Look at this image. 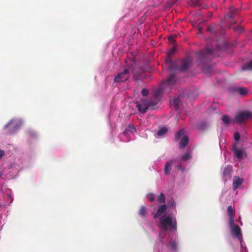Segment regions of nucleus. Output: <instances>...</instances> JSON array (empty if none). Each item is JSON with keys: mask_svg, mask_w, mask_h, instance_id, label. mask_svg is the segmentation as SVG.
Returning a JSON list of instances; mask_svg holds the SVG:
<instances>
[{"mask_svg": "<svg viewBox=\"0 0 252 252\" xmlns=\"http://www.w3.org/2000/svg\"><path fill=\"white\" fill-rule=\"evenodd\" d=\"M176 81L174 73H171L167 80L163 81L160 87L154 93L152 97L148 98H141L135 102L138 111L141 113H145L147 110H154L157 108V105L160 100L164 92L168 93Z\"/></svg>", "mask_w": 252, "mask_h": 252, "instance_id": "obj_1", "label": "nucleus"}, {"mask_svg": "<svg viewBox=\"0 0 252 252\" xmlns=\"http://www.w3.org/2000/svg\"><path fill=\"white\" fill-rule=\"evenodd\" d=\"M213 53V49L206 48L205 51H198L195 53L198 59V65L202 68L204 73H209L212 71L209 63L211 61Z\"/></svg>", "mask_w": 252, "mask_h": 252, "instance_id": "obj_2", "label": "nucleus"}, {"mask_svg": "<svg viewBox=\"0 0 252 252\" xmlns=\"http://www.w3.org/2000/svg\"><path fill=\"white\" fill-rule=\"evenodd\" d=\"M159 222L160 228L164 231L166 230L168 227L173 229L176 228V219L173 220L170 217H161L159 219Z\"/></svg>", "mask_w": 252, "mask_h": 252, "instance_id": "obj_3", "label": "nucleus"}, {"mask_svg": "<svg viewBox=\"0 0 252 252\" xmlns=\"http://www.w3.org/2000/svg\"><path fill=\"white\" fill-rule=\"evenodd\" d=\"M250 118H252V112L247 111H242L236 115L234 119L232 121V123H236L239 124H241L245 122Z\"/></svg>", "mask_w": 252, "mask_h": 252, "instance_id": "obj_4", "label": "nucleus"}, {"mask_svg": "<svg viewBox=\"0 0 252 252\" xmlns=\"http://www.w3.org/2000/svg\"><path fill=\"white\" fill-rule=\"evenodd\" d=\"M192 60L189 57H187L180 61V64L177 67H175L174 69L179 70L180 71H185L188 70L191 64Z\"/></svg>", "mask_w": 252, "mask_h": 252, "instance_id": "obj_5", "label": "nucleus"}, {"mask_svg": "<svg viewBox=\"0 0 252 252\" xmlns=\"http://www.w3.org/2000/svg\"><path fill=\"white\" fill-rule=\"evenodd\" d=\"M129 77V70L128 67L125 68L124 70L119 73L115 77V83H120L126 81Z\"/></svg>", "mask_w": 252, "mask_h": 252, "instance_id": "obj_6", "label": "nucleus"}, {"mask_svg": "<svg viewBox=\"0 0 252 252\" xmlns=\"http://www.w3.org/2000/svg\"><path fill=\"white\" fill-rule=\"evenodd\" d=\"M229 225L231 234L241 240L242 238V235L241 229L239 225L235 224L234 220L233 221V223H232L231 221H229Z\"/></svg>", "mask_w": 252, "mask_h": 252, "instance_id": "obj_7", "label": "nucleus"}, {"mask_svg": "<svg viewBox=\"0 0 252 252\" xmlns=\"http://www.w3.org/2000/svg\"><path fill=\"white\" fill-rule=\"evenodd\" d=\"M232 171V166L231 165L227 166L223 172V178L224 181L230 179L231 177V172Z\"/></svg>", "mask_w": 252, "mask_h": 252, "instance_id": "obj_8", "label": "nucleus"}, {"mask_svg": "<svg viewBox=\"0 0 252 252\" xmlns=\"http://www.w3.org/2000/svg\"><path fill=\"white\" fill-rule=\"evenodd\" d=\"M9 127H11L13 129L12 130H9L8 131V132L9 133H11L14 131H16L17 129H18L20 127V126L18 124H15L14 121L12 120L6 125L5 126L4 128L6 129Z\"/></svg>", "mask_w": 252, "mask_h": 252, "instance_id": "obj_9", "label": "nucleus"}, {"mask_svg": "<svg viewBox=\"0 0 252 252\" xmlns=\"http://www.w3.org/2000/svg\"><path fill=\"white\" fill-rule=\"evenodd\" d=\"M129 70H131L133 73V79L135 81H137L139 79V76L140 74H141L143 72L142 70H140L139 71H136L135 67L133 66V64L128 66Z\"/></svg>", "mask_w": 252, "mask_h": 252, "instance_id": "obj_10", "label": "nucleus"}, {"mask_svg": "<svg viewBox=\"0 0 252 252\" xmlns=\"http://www.w3.org/2000/svg\"><path fill=\"white\" fill-rule=\"evenodd\" d=\"M166 208L167 206L165 204L159 206L157 212L154 215V218L157 219L159 217L166 211Z\"/></svg>", "mask_w": 252, "mask_h": 252, "instance_id": "obj_11", "label": "nucleus"}, {"mask_svg": "<svg viewBox=\"0 0 252 252\" xmlns=\"http://www.w3.org/2000/svg\"><path fill=\"white\" fill-rule=\"evenodd\" d=\"M227 212L229 217V221H231L232 223L233 221L234 220L235 211L231 205L228 206Z\"/></svg>", "mask_w": 252, "mask_h": 252, "instance_id": "obj_12", "label": "nucleus"}, {"mask_svg": "<svg viewBox=\"0 0 252 252\" xmlns=\"http://www.w3.org/2000/svg\"><path fill=\"white\" fill-rule=\"evenodd\" d=\"M176 160V159L171 160L166 163L164 170V172L165 175H168L170 174L172 163H173L174 161H175Z\"/></svg>", "mask_w": 252, "mask_h": 252, "instance_id": "obj_13", "label": "nucleus"}, {"mask_svg": "<svg viewBox=\"0 0 252 252\" xmlns=\"http://www.w3.org/2000/svg\"><path fill=\"white\" fill-rule=\"evenodd\" d=\"M189 141V137L187 136H184L179 143V148L181 149L184 148L188 145Z\"/></svg>", "mask_w": 252, "mask_h": 252, "instance_id": "obj_14", "label": "nucleus"}, {"mask_svg": "<svg viewBox=\"0 0 252 252\" xmlns=\"http://www.w3.org/2000/svg\"><path fill=\"white\" fill-rule=\"evenodd\" d=\"M234 156L236 157L238 159H241L243 158V151L236 147L233 149Z\"/></svg>", "mask_w": 252, "mask_h": 252, "instance_id": "obj_15", "label": "nucleus"}, {"mask_svg": "<svg viewBox=\"0 0 252 252\" xmlns=\"http://www.w3.org/2000/svg\"><path fill=\"white\" fill-rule=\"evenodd\" d=\"M242 180L239 177H235L233 181V188L234 189H237L238 187L242 185Z\"/></svg>", "mask_w": 252, "mask_h": 252, "instance_id": "obj_16", "label": "nucleus"}, {"mask_svg": "<svg viewBox=\"0 0 252 252\" xmlns=\"http://www.w3.org/2000/svg\"><path fill=\"white\" fill-rule=\"evenodd\" d=\"M234 91L239 93L241 95H244L247 94L248 89L244 87H236L234 88Z\"/></svg>", "mask_w": 252, "mask_h": 252, "instance_id": "obj_17", "label": "nucleus"}, {"mask_svg": "<svg viewBox=\"0 0 252 252\" xmlns=\"http://www.w3.org/2000/svg\"><path fill=\"white\" fill-rule=\"evenodd\" d=\"M221 120L222 123L226 126L229 125L231 122L232 123L233 121L230 119V117L227 115H223L221 118Z\"/></svg>", "mask_w": 252, "mask_h": 252, "instance_id": "obj_18", "label": "nucleus"}, {"mask_svg": "<svg viewBox=\"0 0 252 252\" xmlns=\"http://www.w3.org/2000/svg\"><path fill=\"white\" fill-rule=\"evenodd\" d=\"M191 152H190V151H188L185 155H184L181 157L182 160L185 161H187L190 159H191Z\"/></svg>", "mask_w": 252, "mask_h": 252, "instance_id": "obj_19", "label": "nucleus"}, {"mask_svg": "<svg viewBox=\"0 0 252 252\" xmlns=\"http://www.w3.org/2000/svg\"><path fill=\"white\" fill-rule=\"evenodd\" d=\"M167 247L173 251H176L177 249V245L176 243L173 240H171Z\"/></svg>", "mask_w": 252, "mask_h": 252, "instance_id": "obj_20", "label": "nucleus"}, {"mask_svg": "<svg viewBox=\"0 0 252 252\" xmlns=\"http://www.w3.org/2000/svg\"><path fill=\"white\" fill-rule=\"evenodd\" d=\"M242 69L243 70H252V60L249 63L242 66Z\"/></svg>", "mask_w": 252, "mask_h": 252, "instance_id": "obj_21", "label": "nucleus"}, {"mask_svg": "<svg viewBox=\"0 0 252 252\" xmlns=\"http://www.w3.org/2000/svg\"><path fill=\"white\" fill-rule=\"evenodd\" d=\"M167 132V129L165 127L160 128L158 131V136H162L166 134Z\"/></svg>", "mask_w": 252, "mask_h": 252, "instance_id": "obj_22", "label": "nucleus"}, {"mask_svg": "<svg viewBox=\"0 0 252 252\" xmlns=\"http://www.w3.org/2000/svg\"><path fill=\"white\" fill-rule=\"evenodd\" d=\"M185 133V131L183 129H181L178 131L175 134L176 141L178 140L181 138V136H183Z\"/></svg>", "mask_w": 252, "mask_h": 252, "instance_id": "obj_23", "label": "nucleus"}, {"mask_svg": "<svg viewBox=\"0 0 252 252\" xmlns=\"http://www.w3.org/2000/svg\"><path fill=\"white\" fill-rule=\"evenodd\" d=\"M180 101V96L174 99L173 103L175 109H177L178 108Z\"/></svg>", "mask_w": 252, "mask_h": 252, "instance_id": "obj_24", "label": "nucleus"}, {"mask_svg": "<svg viewBox=\"0 0 252 252\" xmlns=\"http://www.w3.org/2000/svg\"><path fill=\"white\" fill-rule=\"evenodd\" d=\"M158 201L159 203H164L165 202V198L163 193H160L158 197Z\"/></svg>", "mask_w": 252, "mask_h": 252, "instance_id": "obj_25", "label": "nucleus"}, {"mask_svg": "<svg viewBox=\"0 0 252 252\" xmlns=\"http://www.w3.org/2000/svg\"><path fill=\"white\" fill-rule=\"evenodd\" d=\"M146 213V210L145 206H141L139 211V215L142 217L144 218Z\"/></svg>", "mask_w": 252, "mask_h": 252, "instance_id": "obj_26", "label": "nucleus"}, {"mask_svg": "<svg viewBox=\"0 0 252 252\" xmlns=\"http://www.w3.org/2000/svg\"><path fill=\"white\" fill-rule=\"evenodd\" d=\"M156 195L152 193H149L147 195V198L151 202H153L155 199Z\"/></svg>", "mask_w": 252, "mask_h": 252, "instance_id": "obj_27", "label": "nucleus"}, {"mask_svg": "<svg viewBox=\"0 0 252 252\" xmlns=\"http://www.w3.org/2000/svg\"><path fill=\"white\" fill-rule=\"evenodd\" d=\"M141 93L143 96H146L149 94V91L148 90L144 88L142 90Z\"/></svg>", "mask_w": 252, "mask_h": 252, "instance_id": "obj_28", "label": "nucleus"}, {"mask_svg": "<svg viewBox=\"0 0 252 252\" xmlns=\"http://www.w3.org/2000/svg\"><path fill=\"white\" fill-rule=\"evenodd\" d=\"M168 40H169V41L172 43V44H175V37H174L173 36H170L169 37H168Z\"/></svg>", "mask_w": 252, "mask_h": 252, "instance_id": "obj_29", "label": "nucleus"}, {"mask_svg": "<svg viewBox=\"0 0 252 252\" xmlns=\"http://www.w3.org/2000/svg\"><path fill=\"white\" fill-rule=\"evenodd\" d=\"M234 30L236 32H238L240 33L243 31V28L242 27H237L234 28Z\"/></svg>", "mask_w": 252, "mask_h": 252, "instance_id": "obj_30", "label": "nucleus"}, {"mask_svg": "<svg viewBox=\"0 0 252 252\" xmlns=\"http://www.w3.org/2000/svg\"><path fill=\"white\" fill-rule=\"evenodd\" d=\"M240 135L239 132H236L234 133V139L236 141H238L240 140Z\"/></svg>", "mask_w": 252, "mask_h": 252, "instance_id": "obj_31", "label": "nucleus"}, {"mask_svg": "<svg viewBox=\"0 0 252 252\" xmlns=\"http://www.w3.org/2000/svg\"><path fill=\"white\" fill-rule=\"evenodd\" d=\"M236 12V10H232L231 11L230 14L228 15L227 16L229 17L230 18H233L235 17V14Z\"/></svg>", "mask_w": 252, "mask_h": 252, "instance_id": "obj_32", "label": "nucleus"}, {"mask_svg": "<svg viewBox=\"0 0 252 252\" xmlns=\"http://www.w3.org/2000/svg\"><path fill=\"white\" fill-rule=\"evenodd\" d=\"M176 47H174V48H173L171 51H170L168 53V56H170L172 55L174 53V52H175V51H176Z\"/></svg>", "mask_w": 252, "mask_h": 252, "instance_id": "obj_33", "label": "nucleus"}, {"mask_svg": "<svg viewBox=\"0 0 252 252\" xmlns=\"http://www.w3.org/2000/svg\"><path fill=\"white\" fill-rule=\"evenodd\" d=\"M169 205L170 206L174 207L175 206V202L173 199H171L169 202Z\"/></svg>", "mask_w": 252, "mask_h": 252, "instance_id": "obj_34", "label": "nucleus"}, {"mask_svg": "<svg viewBox=\"0 0 252 252\" xmlns=\"http://www.w3.org/2000/svg\"><path fill=\"white\" fill-rule=\"evenodd\" d=\"M5 152L3 150H0V159L4 155Z\"/></svg>", "mask_w": 252, "mask_h": 252, "instance_id": "obj_35", "label": "nucleus"}, {"mask_svg": "<svg viewBox=\"0 0 252 252\" xmlns=\"http://www.w3.org/2000/svg\"><path fill=\"white\" fill-rule=\"evenodd\" d=\"M214 28L213 27H209L207 29L208 31L213 32Z\"/></svg>", "mask_w": 252, "mask_h": 252, "instance_id": "obj_36", "label": "nucleus"}, {"mask_svg": "<svg viewBox=\"0 0 252 252\" xmlns=\"http://www.w3.org/2000/svg\"><path fill=\"white\" fill-rule=\"evenodd\" d=\"M199 1V0H196L194 2H193L194 5H198Z\"/></svg>", "mask_w": 252, "mask_h": 252, "instance_id": "obj_37", "label": "nucleus"}, {"mask_svg": "<svg viewBox=\"0 0 252 252\" xmlns=\"http://www.w3.org/2000/svg\"><path fill=\"white\" fill-rule=\"evenodd\" d=\"M241 252H247L246 248H242V249L241 250Z\"/></svg>", "mask_w": 252, "mask_h": 252, "instance_id": "obj_38", "label": "nucleus"}, {"mask_svg": "<svg viewBox=\"0 0 252 252\" xmlns=\"http://www.w3.org/2000/svg\"><path fill=\"white\" fill-rule=\"evenodd\" d=\"M171 65L172 66V67L173 68V67L176 65V63H175L172 62V63H171Z\"/></svg>", "mask_w": 252, "mask_h": 252, "instance_id": "obj_39", "label": "nucleus"}, {"mask_svg": "<svg viewBox=\"0 0 252 252\" xmlns=\"http://www.w3.org/2000/svg\"><path fill=\"white\" fill-rule=\"evenodd\" d=\"M238 220L240 221V224L242 225V222L241 221V217H239V218L238 219Z\"/></svg>", "mask_w": 252, "mask_h": 252, "instance_id": "obj_40", "label": "nucleus"}, {"mask_svg": "<svg viewBox=\"0 0 252 252\" xmlns=\"http://www.w3.org/2000/svg\"><path fill=\"white\" fill-rule=\"evenodd\" d=\"M2 173L0 172V178L2 176Z\"/></svg>", "mask_w": 252, "mask_h": 252, "instance_id": "obj_41", "label": "nucleus"}]
</instances>
